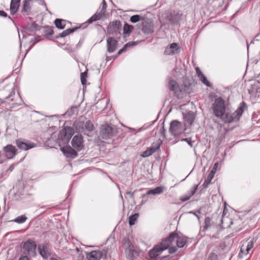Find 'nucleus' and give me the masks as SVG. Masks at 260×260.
<instances>
[{"label": "nucleus", "mask_w": 260, "mask_h": 260, "mask_svg": "<svg viewBox=\"0 0 260 260\" xmlns=\"http://www.w3.org/2000/svg\"><path fill=\"white\" fill-rule=\"evenodd\" d=\"M31 0H25L23 7L22 12H28L30 11L31 9V6H30V2Z\"/></svg>", "instance_id": "nucleus-34"}, {"label": "nucleus", "mask_w": 260, "mask_h": 260, "mask_svg": "<svg viewBox=\"0 0 260 260\" xmlns=\"http://www.w3.org/2000/svg\"><path fill=\"white\" fill-rule=\"evenodd\" d=\"M253 247V242L252 240L248 241L246 244H243L241 247L240 251L239 253V257L241 258L243 257V254L247 255Z\"/></svg>", "instance_id": "nucleus-13"}, {"label": "nucleus", "mask_w": 260, "mask_h": 260, "mask_svg": "<svg viewBox=\"0 0 260 260\" xmlns=\"http://www.w3.org/2000/svg\"><path fill=\"white\" fill-rule=\"evenodd\" d=\"M219 166L218 162H216L214 164V166L209 173V174L208 175L207 178L205 180L204 183L203 184V186L204 188H207L208 186V185L210 183L211 181L212 180V178H213L214 174H215V172L216 171L217 168H218Z\"/></svg>", "instance_id": "nucleus-15"}, {"label": "nucleus", "mask_w": 260, "mask_h": 260, "mask_svg": "<svg viewBox=\"0 0 260 260\" xmlns=\"http://www.w3.org/2000/svg\"><path fill=\"white\" fill-rule=\"evenodd\" d=\"M19 4L11 2L10 11L11 14L14 15L17 12L19 8Z\"/></svg>", "instance_id": "nucleus-37"}, {"label": "nucleus", "mask_w": 260, "mask_h": 260, "mask_svg": "<svg viewBox=\"0 0 260 260\" xmlns=\"http://www.w3.org/2000/svg\"><path fill=\"white\" fill-rule=\"evenodd\" d=\"M115 133V128L110 124H105L100 127V135L103 139L111 138L114 136Z\"/></svg>", "instance_id": "nucleus-3"}, {"label": "nucleus", "mask_w": 260, "mask_h": 260, "mask_svg": "<svg viewBox=\"0 0 260 260\" xmlns=\"http://www.w3.org/2000/svg\"><path fill=\"white\" fill-rule=\"evenodd\" d=\"M76 131L78 133L83 132L84 131V123L82 121H76L74 124Z\"/></svg>", "instance_id": "nucleus-31"}, {"label": "nucleus", "mask_w": 260, "mask_h": 260, "mask_svg": "<svg viewBox=\"0 0 260 260\" xmlns=\"http://www.w3.org/2000/svg\"><path fill=\"white\" fill-rule=\"evenodd\" d=\"M122 243L124 247L125 250L134 247L130 240L127 238H125L123 239Z\"/></svg>", "instance_id": "nucleus-38"}, {"label": "nucleus", "mask_w": 260, "mask_h": 260, "mask_svg": "<svg viewBox=\"0 0 260 260\" xmlns=\"http://www.w3.org/2000/svg\"><path fill=\"white\" fill-rule=\"evenodd\" d=\"M87 77V72H85L81 74L80 78L82 84H85L86 81V78Z\"/></svg>", "instance_id": "nucleus-48"}, {"label": "nucleus", "mask_w": 260, "mask_h": 260, "mask_svg": "<svg viewBox=\"0 0 260 260\" xmlns=\"http://www.w3.org/2000/svg\"><path fill=\"white\" fill-rule=\"evenodd\" d=\"M16 144L19 148L24 150H27L35 147L36 146L32 142L21 139H18L16 141Z\"/></svg>", "instance_id": "nucleus-10"}, {"label": "nucleus", "mask_w": 260, "mask_h": 260, "mask_svg": "<svg viewBox=\"0 0 260 260\" xmlns=\"http://www.w3.org/2000/svg\"><path fill=\"white\" fill-rule=\"evenodd\" d=\"M190 86V83L188 82V81H186L184 82V90L186 92L188 93L189 92V88Z\"/></svg>", "instance_id": "nucleus-50"}, {"label": "nucleus", "mask_w": 260, "mask_h": 260, "mask_svg": "<svg viewBox=\"0 0 260 260\" xmlns=\"http://www.w3.org/2000/svg\"><path fill=\"white\" fill-rule=\"evenodd\" d=\"M169 89L173 91L174 94L178 98L183 97L182 90L180 88L178 83L174 80H171L169 82Z\"/></svg>", "instance_id": "nucleus-8"}, {"label": "nucleus", "mask_w": 260, "mask_h": 260, "mask_svg": "<svg viewBox=\"0 0 260 260\" xmlns=\"http://www.w3.org/2000/svg\"><path fill=\"white\" fill-rule=\"evenodd\" d=\"M142 31L145 34H150L153 32V27L151 23L145 22L143 23Z\"/></svg>", "instance_id": "nucleus-22"}, {"label": "nucleus", "mask_w": 260, "mask_h": 260, "mask_svg": "<svg viewBox=\"0 0 260 260\" xmlns=\"http://www.w3.org/2000/svg\"><path fill=\"white\" fill-rule=\"evenodd\" d=\"M185 129V125L178 120H173L170 123L169 131L173 136L179 135L183 133Z\"/></svg>", "instance_id": "nucleus-4"}, {"label": "nucleus", "mask_w": 260, "mask_h": 260, "mask_svg": "<svg viewBox=\"0 0 260 260\" xmlns=\"http://www.w3.org/2000/svg\"><path fill=\"white\" fill-rule=\"evenodd\" d=\"M89 131H92L94 129V125L93 123L90 121L88 120L86 121L85 124H84V128Z\"/></svg>", "instance_id": "nucleus-41"}, {"label": "nucleus", "mask_w": 260, "mask_h": 260, "mask_svg": "<svg viewBox=\"0 0 260 260\" xmlns=\"http://www.w3.org/2000/svg\"><path fill=\"white\" fill-rule=\"evenodd\" d=\"M182 12L178 11H173L168 13L167 17L172 24H177L182 19Z\"/></svg>", "instance_id": "nucleus-7"}, {"label": "nucleus", "mask_w": 260, "mask_h": 260, "mask_svg": "<svg viewBox=\"0 0 260 260\" xmlns=\"http://www.w3.org/2000/svg\"><path fill=\"white\" fill-rule=\"evenodd\" d=\"M21 0H11V2L19 4Z\"/></svg>", "instance_id": "nucleus-60"}, {"label": "nucleus", "mask_w": 260, "mask_h": 260, "mask_svg": "<svg viewBox=\"0 0 260 260\" xmlns=\"http://www.w3.org/2000/svg\"><path fill=\"white\" fill-rule=\"evenodd\" d=\"M198 185H194L192 188L190 189L188 193L190 194V196H192L196 192L198 189Z\"/></svg>", "instance_id": "nucleus-49"}, {"label": "nucleus", "mask_w": 260, "mask_h": 260, "mask_svg": "<svg viewBox=\"0 0 260 260\" xmlns=\"http://www.w3.org/2000/svg\"><path fill=\"white\" fill-rule=\"evenodd\" d=\"M176 239L177 246L179 248L183 247L186 243V238L179 236L178 234Z\"/></svg>", "instance_id": "nucleus-30"}, {"label": "nucleus", "mask_w": 260, "mask_h": 260, "mask_svg": "<svg viewBox=\"0 0 260 260\" xmlns=\"http://www.w3.org/2000/svg\"><path fill=\"white\" fill-rule=\"evenodd\" d=\"M4 151L10 154V156L16 155L17 149L15 146L11 145H8L4 147Z\"/></svg>", "instance_id": "nucleus-27"}, {"label": "nucleus", "mask_w": 260, "mask_h": 260, "mask_svg": "<svg viewBox=\"0 0 260 260\" xmlns=\"http://www.w3.org/2000/svg\"><path fill=\"white\" fill-rule=\"evenodd\" d=\"M245 103L237 109L234 113H231L230 110L225 105V101L221 97L215 98L211 106L213 114L220 118L224 123H231L239 119L244 111Z\"/></svg>", "instance_id": "nucleus-1"}, {"label": "nucleus", "mask_w": 260, "mask_h": 260, "mask_svg": "<svg viewBox=\"0 0 260 260\" xmlns=\"http://www.w3.org/2000/svg\"><path fill=\"white\" fill-rule=\"evenodd\" d=\"M19 260H28V258L27 256H23L20 257Z\"/></svg>", "instance_id": "nucleus-56"}, {"label": "nucleus", "mask_w": 260, "mask_h": 260, "mask_svg": "<svg viewBox=\"0 0 260 260\" xmlns=\"http://www.w3.org/2000/svg\"><path fill=\"white\" fill-rule=\"evenodd\" d=\"M26 219L25 216H18L15 219V221L19 223H21L25 222Z\"/></svg>", "instance_id": "nucleus-46"}, {"label": "nucleus", "mask_w": 260, "mask_h": 260, "mask_svg": "<svg viewBox=\"0 0 260 260\" xmlns=\"http://www.w3.org/2000/svg\"><path fill=\"white\" fill-rule=\"evenodd\" d=\"M37 245L35 242L28 240L23 244L24 252L25 254L34 256L36 255V249Z\"/></svg>", "instance_id": "nucleus-5"}, {"label": "nucleus", "mask_w": 260, "mask_h": 260, "mask_svg": "<svg viewBox=\"0 0 260 260\" xmlns=\"http://www.w3.org/2000/svg\"><path fill=\"white\" fill-rule=\"evenodd\" d=\"M165 131V129L164 126H163L161 128V133L162 135H164Z\"/></svg>", "instance_id": "nucleus-57"}, {"label": "nucleus", "mask_w": 260, "mask_h": 260, "mask_svg": "<svg viewBox=\"0 0 260 260\" xmlns=\"http://www.w3.org/2000/svg\"><path fill=\"white\" fill-rule=\"evenodd\" d=\"M137 44L138 43L136 42H129L126 43L122 48H121L120 50H119V51L118 52L117 55H120L122 52L125 51L126 50L127 47H132V46L135 45Z\"/></svg>", "instance_id": "nucleus-36"}, {"label": "nucleus", "mask_w": 260, "mask_h": 260, "mask_svg": "<svg viewBox=\"0 0 260 260\" xmlns=\"http://www.w3.org/2000/svg\"><path fill=\"white\" fill-rule=\"evenodd\" d=\"M194 117L195 116L193 112H188L184 116L185 120V124L184 125L186 126V124H187L191 125L194 121Z\"/></svg>", "instance_id": "nucleus-24"}, {"label": "nucleus", "mask_w": 260, "mask_h": 260, "mask_svg": "<svg viewBox=\"0 0 260 260\" xmlns=\"http://www.w3.org/2000/svg\"><path fill=\"white\" fill-rule=\"evenodd\" d=\"M66 21L61 19H56L54 21L55 26L60 29H63L66 26Z\"/></svg>", "instance_id": "nucleus-29"}, {"label": "nucleus", "mask_w": 260, "mask_h": 260, "mask_svg": "<svg viewBox=\"0 0 260 260\" xmlns=\"http://www.w3.org/2000/svg\"><path fill=\"white\" fill-rule=\"evenodd\" d=\"M51 260H57V259L56 258H52Z\"/></svg>", "instance_id": "nucleus-62"}, {"label": "nucleus", "mask_w": 260, "mask_h": 260, "mask_svg": "<svg viewBox=\"0 0 260 260\" xmlns=\"http://www.w3.org/2000/svg\"><path fill=\"white\" fill-rule=\"evenodd\" d=\"M162 252L161 249L155 246L152 249L150 250L149 252V255L150 260H156L158 256Z\"/></svg>", "instance_id": "nucleus-17"}, {"label": "nucleus", "mask_w": 260, "mask_h": 260, "mask_svg": "<svg viewBox=\"0 0 260 260\" xmlns=\"http://www.w3.org/2000/svg\"><path fill=\"white\" fill-rule=\"evenodd\" d=\"M177 249L176 247L172 246L169 248V252L170 254H173V253H175L177 251Z\"/></svg>", "instance_id": "nucleus-52"}, {"label": "nucleus", "mask_w": 260, "mask_h": 260, "mask_svg": "<svg viewBox=\"0 0 260 260\" xmlns=\"http://www.w3.org/2000/svg\"><path fill=\"white\" fill-rule=\"evenodd\" d=\"M80 27H75L72 28H69L64 31H63L61 33L59 34V37L61 38H64L67 36L68 35L74 32L75 31L77 30L78 29L80 28Z\"/></svg>", "instance_id": "nucleus-33"}, {"label": "nucleus", "mask_w": 260, "mask_h": 260, "mask_svg": "<svg viewBox=\"0 0 260 260\" xmlns=\"http://www.w3.org/2000/svg\"><path fill=\"white\" fill-rule=\"evenodd\" d=\"M38 27H39L38 24H37V23H36L35 22H33L31 24L30 28V29L32 31H34V30H37L38 29Z\"/></svg>", "instance_id": "nucleus-51"}, {"label": "nucleus", "mask_w": 260, "mask_h": 260, "mask_svg": "<svg viewBox=\"0 0 260 260\" xmlns=\"http://www.w3.org/2000/svg\"><path fill=\"white\" fill-rule=\"evenodd\" d=\"M161 144V141L159 139L157 140L155 142L152 144L151 147L148 148L145 151H144L141 156L143 157H146L151 155L159 149Z\"/></svg>", "instance_id": "nucleus-6"}, {"label": "nucleus", "mask_w": 260, "mask_h": 260, "mask_svg": "<svg viewBox=\"0 0 260 260\" xmlns=\"http://www.w3.org/2000/svg\"><path fill=\"white\" fill-rule=\"evenodd\" d=\"M141 17L139 15H135L132 16L130 18V21L132 23H136L140 20Z\"/></svg>", "instance_id": "nucleus-44"}, {"label": "nucleus", "mask_w": 260, "mask_h": 260, "mask_svg": "<svg viewBox=\"0 0 260 260\" xmlns=\"http://www.w3.org/2000/svg\"><path fill=\"white\" fill-rule=\"evenodd\" d=\"M60 150L67 157L74 158L77 156L76 151L70 146L61 147Z\"/></svg>", "instance_id": "nucleus-12"}, {"label": "nucleus", "mask_w": 260, "mask_h": 260, "mask_svg": "<svg viewBox=\"0 0 260 260\" xmlns=\"http://www.w3.org/2000/svg\"><path fill=\"white\" fill-rule=\"evenodd\" d=\"M158 247H159L161 250L163 251L167 249L170 246L169 241L166 238L163 240L161 243L159 245H157Z\"/></svg>", "instance_id": "nucleus-35"}, {"label": "nucleus", "mask_w": 260, "mask_h": 260, "mask_svg": "<svg viewBox=\"0 0 260 260\" xmlns=\"http://www.w3.org/2000/svg\"><path fill=\"white\" fill-rule=\"evenodd\" d=\"M107 51L109 52H113L116 48L117 41L112 37H109L107 40Z\"/></svg>", "instance_id": "nucleus-16"}, {"label": "nucleus", "mask_w": 260, "mask_h": 260, "mask_svg": "<svg viewBox=\"0 0 260 260\" xmlns=\"http://www.w3.org/2000/svg\"><path fill=\"white\" fill-rule=\"evenodd\" d=\"M249 93L253 96H260V83L257 82L254 83L249 89Z\"/></svg>", "instance_id": "nucleus-18"}, {"label": "nucleus", "mask_w": 260, "mask_h": 260, "mask_svg": "<svg viewBox=\"0 0 260 260\" xmlns=\"http://www.w3.org/2000/svg\"><path fill=\"white\" fill-rule=\"evenodd\" d=\"M182 141H186V142H187L189 144L191 145V144H190V143L189 142V140H188V138L183 139H182Z\"/></svg>", "instance_id": "nucleus-58"}, {"label": "nucleus", "mask_w": 260, "mask_h": 260, "mask_svg": "<svg viewBox=\"0 0 260 260\" xmlns=\"http://www.w3.org/2000/svg\"><path fill=\"white\" fill-rule=\"evenodd\" d=\"M80 27H75L72 28H69L64 31H63L61 33L59 34V37L61 38H64L67 36L68 35L74 32L75 31L77 30L78 29L80 28Z\"/></svg>", "instance_id": "nucleus-32"}, {"label": "nucleus", "mask_w": 260, "mask_h": 260, "mask_svg": "<svg viewBox=\"0 0 260 260\" xmlns=\"http://www.w3.org/2000/svg\"><path fill=\"white\" fill-rule=\"evenodd\" d=\"M208 260H219V259L217 254L214 252H211L209 254Z\"/></svg>", "instance_id": "nucleus-45"}, {"label": "nucleus", "mask_w": 260, "mask_h": 260, "mask_svg": "<svg viewBox=\"0 0 260 260\" xmlns=\"http://www.w3.org/2000/svg\"><path fill=\"white\" fill-rule=\"evenodd\" d=\"M122 24L119 20H115L109 23L107 30L109 35H112L117 38H120Z\"/></svg>", "instance_id": "nucleus-2"}, {"label": "nucleus", "mask_w": 260, "mask_h": 260, "mask_svg": "<svg viewBox=\"0 0 260 260\" xmlns=\"http://www.w3.org/2000/svg\"><path fill=\"white\" fill-rule=\"evenodd\" d=\"M201 81L207 86L210 87L211 86L209 82L207 79L206 77L204 75L199 78Z\"/></svg>", "instance_id": "nucleus-47"}, {"label": "nucleus", "mask_w": 260, "mask_h": 260, "mask_svg": "<svg viewBox=\"0 0 260 260\" xmlns=\"http://www.w3.org/2000/svg\"><path fill=\"white\" fill-rule=\"evenodd\" d=\"M133 28L134 27L132 25L127 23H125L123 29V35L124 37H127L129 36Z\"/></svg>", "instance_id": "nucleus-26"}, {"label": "nucleus", "mask_w": 260, "mask_h": 260, "mask_svg": "<svg viewBox=\"0 0 260 260\" xmlns=\"http://www.w3.org/2000/svg\"><path fill=\"white\" fill-rule=\"evenodd\" d=\"M0 16L6 17L7 14L5 11L0 10Z\"/></svg>", "instance_id": "nucleus-55"}, {"label": "nucleus", "mask_w": 260, "mask_h": 260, "mask_svg": "<svg viewBox=\"0 0 260 260\" xmlns=\"http://www.w3.org/2000/svg\"><path fill=\"white\" fill-rule=\"evenodd\" d=\"M165 187L158 186L153 189H151L147 191V194H158L163 192L165 190Z\"/></svg>", "instance_id": "nucleus-25"}, {"label": "nucleus", "mask_w": 260, "mask_h": 260, "mask_svg": "<svg viewBox=\"0 0 260 260\" xmlns=\"http://www.w3.org/2000/svg\"><path fill=\"white\" fill-rule=\"evenodd\" d=\"M139 214L138 213H135L129 217V221L128 223L130 225H133L135 224L136 221L137 220L138 217H139Z\"/></svg>", "instance_id": "nucleus-39"}, {"label": "nucleus", "mask_w": 260, "mask_h": 260, "mask_svg": "<svg viewBox=\"0 0 260 260\" xmlns=\"http://www.w3.org/2000/svg\"><path fill=\"white\" fill-rule=\"evenodd\" d=\"M44 33L46 35L51 36L53 34V30L51 27L45 26L44 27Z\"/></svg>", "instance_id": "nucleus-42"}, {"label": "nucleus", "mask_w": 260, "mask_h": 260, "mask_svg": "<svg viewBox=\"0 0 260 260\" xmlns=\"http://www.w3.org/2000/svg\"><path fill=\"white\" fill-rule=\"evenodd\" d=\"M196 71L197 74L198 75L199 78H200L201 76H202L203 75H204V74L202 73L201 71L200 70L199 68H198V67L196 68Z\"/></svg>", "instance_id": "nucleus-54"}, {"label": "nucleus", "mask_w": 260, "mask_h": 260, "mask_svg": "<svg viewBox=\"0 0 260 260\" xmlns=\"http://www.w3.org/2000/svg\"><path fill=\"white\" fill-rule=\"evenodd\" d=\"M102 253L100 251H92L86 254L88 260H100L102 257Z\"/></svg>", "instance_id": "nucleus-20"}, {"label": "nucleus", "mask_w": 260, "mask_h": 260, "mask_svg": "<svg viewBox=\"0 0 260 260\" xmlns=\"http://www.w3.org/2000/svg\"><path fill=\"white\" fill-rule=\"evenodd\" d=\"M74 134L73 129L69 126H65L61 132V138L68 142L71 139Z\"/></svg>", "instance_id": "nucleus-11"}, {"label": "nucleus", "mask_w": 260, "mask_h": 260, "mask_svg": "<svg viewBox=\"0 0 260 260\" xmlns=\"http://www.w3.org/2000/svg\"><path fill=\"white\" fill-rule=\"evenodd\" d=\"M178 52L179 47L178 44L175 43H173L170 46L166 47L164 54L166 55H171L177 54Z\"/></svg>", "instance_id": "nucleus-14"}, {"label": "nucleus", "mask_w": 260, "mask_h": 260, "mask_svg": "<svg viewBox=\"0 0 260 260\" xmlns=\"http://www.w3.org/2000/svg\"><path fill=\"white\" fill-rule=\"evenodd\" d=\"M126 256L129 260H134L139 255L138 251L134 249V247L125 250Z\"/></svg>", "instance_id": "nucleus-21"}, {"label": "nucleus", "mask_w": 260, "mask_h": 260, "mask_svg": "<svg viewBox=\"0 0 260 260\" xmlns=\"http://www.w3.org/2000/svg\"><path fill=\"white\" fill-rule=\"evenodd\" d=\"M71 144L73 147L77 151L81 150L84 147L82 136L81 135L75 136L72 140Z\"/></svg>", "instance_id": "nucleus-9"}, {"label": "nucleus", "mask_w": 260, "mask_h": 260, "mask_svg": "<svg viewBox=\"0 0 260 260\" xmlns=\"http://www.w3.org/2000/svg\"><path fill=\"white\" fill-rule=\"evenodd\" d=\"M177 237V234L175 232H172L169 236L167 238V239L169 241L170 245L173 243V242L176 241V237Z\"/></svg>", "instance_id": "nucleus-40"}, {"label": "nucleus", "mask_w": 260, "mask_h": 260, "mask_svg": "<svg viewBox=\"0 0 260 260\" xmlns=\"http://www.w3.org/2000/svg\"><path fill=\"white\" fill-rule=\"evenodd\" d=\"M126 193L127 194H129L132 198L133 197V193H132L131 191H127Z\"/></svg>", "instance_id": "nucleus-59"}, {"label": "nucleus", "mask_w": 260, "mask_h": 260, "mask_svg": "<svg viewBox=\"0 0 260 260\" xmlns=\"http://www.w3.org/2000/svg\"><path fill=\"white\" fill-rule=\"evenodd\" d=\"M191 196H190V194L188 193V195H186L185 196H183V197H182L180 198V200H181L182 201H186L187 200H188L190 198H191Z\"/></svg>", "instance_id": "nucleus-53"}, {"label": "nucleus", "mask_w": 260, "mask_h": 260, "mask_svg": "<svg viewBox=\"0 0 260 260\" xmlns=\"http://www.w3.org/2000/svg\"><path fill=\"white\" fill-rule=\"evenodd\" d=\"M39 253L44 258H47L49 255L47 246L45 244H41L38 246Z\"/></svg>", "instance_id": "nucleus-23"}, {"label": "nucleus", "mask_w": 260, "mask_h": 260, "mask_svg": "<svg viewBox=\"0 0 260 260\" xmlns=\"http://www.w3.org/2000/svg\"><path fill=\"white\" fill-rule=\"evenodd\" d=\"M104 13L105 11L94 14L88 20V22L91 23L94 21L100 20L104 14Z\"/></svg>", "instance_id": "nucleus-28"}, {"label": "nucleus", "mask_w": 260, "mask_h": 260, "mask_svg": "<svg viewBox=\"0 0 260 260\" xmlns=\"http://www.w3.org/2000/svg\"><path fill=\"white\" fill-rule=\"evenodd\" d=\"M103 4H104V5H103V9H102V10H103L104 7V6H106V3H105V1H104V2H103ZM102 11H103V10H102Z\"/></svg>", "instance_id": "nucleus-61"}, {"label": "nucleus", "mask_w": 260, "mask_h": 260, "mask_svg": "<svg viewBox=\"0 0 260 260\" xmlns=\"http://www.w3.org/2000/svg\"><path fill=\"white\" fill-rule=\"evenodd\" d=\"M68 252L73 256L74 260H83L84 258V255L81 251H80L79 249L76 247L74 249H70Z\"/></svg>", "instance_id": "nucleus-19"}, {"label": "nucleus", "mask_w": 260, "mask_h": 260, "mask_svg": "<svg viewBox=\"0 0 260 260\" xmlns=\"http://www.w3.org/2000/svg\"><path fill=\"white\" fill-rule=\"evenodd\" d=\"M205 225L203 227L204 230H207L211 225V219L209 217H207L204 221Z\"/></svg>", "instance_id": "nucleus-43"}]
</instances>
